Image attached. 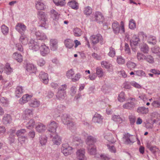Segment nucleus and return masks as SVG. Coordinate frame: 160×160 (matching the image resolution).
<instances>
[{"label":"nucleus","mask_w":160,"mask_h":160,"mask_svg":"<svg viewBox=\"0 0 160 160\" xmlns=\"http://www.w3.org/2000/svg\"><path fill=\"white\" fill-rule=\"evenodd\" d=\"M67 88L66 84H63L60 86L58 89V91L56 94L57 98L59 100H62L66 97V90Z\"/></svg>","instance_id":"1"},{"label":"nucleus","mask_w":160,"mask_h":160,"mask_svg":"<svg viewBox=\"0 0 160 160\" xmlns=\"http://www.w3.org/2000/svg\"><path fill=\"white\" fill-rule=\"evenodd\" d=\"M62 120L63 123L65 125H66L70 129H73L76 128L75 124L72 122L67 114H64L62 116Z\"/></svg>","instance_id":"2"},{"label":"nucleus","mask_w":160,"mask_h":160,"mask_svg":"<svg viewBox=\"0 0 160 160\" xmlns=\"http://www.w3.org/2000/svg\"><path fill=\"white\" fill-rule=\"evenodd\" d=\"M119 26L117 22L116 21L112 24V27L113 32L115 34L123 33L125 32L124 24L123 22L121 21Z\"/></svg>","instance_id":"3"},{"label":"nucleus","mask_w":160,"mask_h":160,"mask_svg":"<svg viewBox=\"0 0 160 160\" xmlns=\"http://www.w3.org/2000/svg\"><path fill=\"white\" fill-rule=\"evenodd\" d=\"M90 39L94 45L98 42H99L101 44H103L105 42L102 35L99 34L91 36Z\"/></svg>","instance_id":"4"},{"label":"nucleus","mask_w":160,"mask_h":160,"mask_svg":"<svg viewBox=\"0 0 160 160\" xmlns=\"http://www.w3.org/2000/svg\"><path fill=\"white\" fill-rule=\"evenodd\" d=\"M40 44L38 41L33 39H31L28 43L29 48L33 51H36L39 50Z\"/></svg>","instance_id":"5"},{"label":"nucleus","mask_w":160,"mask_h":160,"mask_svg":"<svg viewBox=\"0 0 160 160\" xmlns=\"http://www.w3.org/2000/svg\"><path fill=\"white\" fill-rule=\"evenodd\" d=\"M72 149V148L68 144L64 143L62 145L61 151L64 156H67L71 153Z\"/></svg>","instance_id":"6"},{"label":"nucleus","mask_w":160,"mask_h":160,"mask_svg":"<svg viewBox=\"0 0 160 160\" xmlns=\"http://www.w3.org/2000/svg\"><path fill=\"white\" fill-rule=\"evenodd\" d=\"M37 71V67L34 64L32 63L27 64L25 71L27 75H29L31 73H35Z\"/></svg>","instance_id":"7"},{"label":"nucleus","mask_w":160,"mask_h":160,"mask_svg":"<svg viewBox=\"0 0 160 160\" xmlns=\"http://www.w3.org/2000/svg\"><path fill=\"white\" fill-rule=\"evenodd\" d=\"M40 53L42 56H45L50 52V50L48 47L44 43H42L40 47Z\"/></svg>","instance_id":"8"},{"label":"nucleus","mask_w":160,"mask_h":160,"mask_svg":"<svg viewBox=\"0 0 160 160\" xmlns=\"http://www.w3.org/2000/svg\"><path fill=\"white\" fill-rule=\"evenodd\" d=\"M85 152L84 149H78L76 152V157L79 160H86V157L85 155Z\"/></svg>","instance_id":"9"},{"label":"nucleus","mask_w":160,"mask_h":160,"mask_svg":"<svg viewBox=\"0 0 160 160\" xmlns=\"http://www.w3.org/2000/svg\"><path fill=\"white\" fill-rule=\"evenodd\" d=\"M15 29L21 35H23L26 30V27L22 23H18L16 25Z\"/></svg>","instance_id":"10"},{"label":"nucleus","mask_w":160,"mask_h":160,"mask_svg":"<svg viewBox=\"0 0 160 160\" xmlns=\"http://www.w3.org/2000/svg\"><path fill=\"white\" fill-rule=\"evenodd\" d=\"M58 124L55 121H52L48 125V131L51 134L56 133V129L58 128Z\"/></svg>","instance_id":"11"},{"label":"nucleus","mask_w":160,"mask_h":160,"mask_svg":"<svg viewBox=\"0 0 160 160\" xmlns=\"http://www.w3.org/2000/svg\"><path fill=\"white\" fill-rule=\"evenodd\" d=\"M36 7L38 10H44L46 8L45 1L42 0H38L35 3Z\"/></svg>","instance_id":"12"},{"label":"nucleus","mask_w":160,"mask_h":160,"mask_svg":"<svg viewBox=\"0 0 160 160\" xmlns=\"http://www.w3.org/2000/svg\"><path fill=\"white\" fill-rule=\"evenodd\" d=\"M131 136H132V135L128 133L124 135L123 138L124 143L127 144H131L134 142L133 139L130 137Z\"/></svg>","instance_id":"13"},{"label":"nucleus","mask_w":160,"mask_h":160,"mask_svg":"<svg viewBox=\"0 0 160 160\" xmlns=\"http://www.w3.org/2000/svg\"><path fill=\"white\" fill-rule=\"evenodd\" d=\"M51 137L52 138V141L54 144L57 145H59L61 142V138L56 134H50Z\"/></svg>","instance_id":"14"},{"label":"nucleus","mask_w":160,"mask_h":160,"mask_svg":"<svg viewBox=\"0 0 160 160\" xmlns=\"http://www.w3.org/2000/svg\"><path fill=\"white\" fill-rule=\"evenodd\" d=\"M39 77L42 80V82L45 84H47L48 82V76L47 73L41 71L40 72Z\"/></svg>","instance_id":"15"},{"label":"nucleus","mask_w":160,"mask_h":160,"mask_svg":"<svg viewBox=\"0 0 160 160\" xmlns=\"http://www.w3.org/2000/svg\"><path fill=\"white\" fill-rule=\"evenodd\" d=\"M33 112L32 109H26L23 111L22 115L23 118L25 119L32 116Z\"/></svg>","instance_id":"16"},{"label":"nucleus","mask_w":160,"mask_h":160,"mask_svg":"<svg viewBox=\"0 0 160 160\" xmlns=\"http://www.w3.org/2000/svg\"><path fill=\"white\" fill-rule=\"evenodd\" d=\"M35 35L37 39L39 40L44 41L48 39L45 34L42 32H40L39 31H37L35 32Z\"/></svg>","instance_id":"17"},{"label":"nucleus","mask_w":160,"mask_h":160,"mask_svg":"<svg viewBox=\"0 0 160 160\" xmlns=\"http://www.w3.org/2000/svg\"><path fill=\"white\" fill-rule=\"evenodd\" d=\"M97 141V139L95 137L91 136H88L86 140L87 144L88 146L94 145V144Z\"/></svg>","instance_id":"18"},{"label":"nucleus","mask_w":160,"mask_h":160,"mask_svg":"<svg viewBox=\"0 0 160 160\" xmlns=\"http://www.w3.org/2000/svg\"><path fill=\"white\" fill-rule=\"evenodd\" d=\"M112 119L113 121L118 124H120L125 121V119L124 118H121L119 115H112Z\"/></svg>","instance_id":"19"},{"label":"nucleus","mask_w":160,"mask_h":160,"mask_svg":"<svg viewBox=\"0 0 160 160\" xmlns=\"http://www.w3.org/2000/svg\"><path fill=\"white\" fill-rule=\"evenodd\" d=\"M32 96L28 94L24 95L19 100L20 103L21 104H24L30 100Z\"/></svg>","instance_id":"20"},{"label":"nucleus","mask_w":160,"mask_h":160,"mask_svg":"<svg viewBox=\"0 0 160 160\" xmlns=\"http://www.w3.org/2000/svg\"><path fill=\"white\" fill-rule=\"evenodd\" d=\"M58 41L55 39H51L50 40V47L51 50L55 51L58 48Z\"/></svg>","instance_id":"21"},{"label":"nucleus","mask_w":160,"mask_h":160,"mask_svg":"<svg viewBox=\"0 0 160 160\" xmlns=\"http://www.w3.org/2000/svg\"><path fill=\"white\" fill-rule=\"evenodd\" d=\"M103 118L99 114L95 113L92 118V121L94 123H101Z\"/></svg>","instance_id":"22"},{"label":"nucleus","mask_w":160,"mask_h":160,"mask_svg":"<svg viewBox=\"0 0 160 160\" xmlns=\"http://www.w3.org/2000/svg\"><path fill=\"white\" fill-rule=\"evenodd\" d=\"M35 128L37 132H42L46 130L47 127L43 124L39 123L36 125Z\"/></svg>","instance_id":"23"},{"label":"nucleus","mask_w":160,"mask_h":160,"mask_svg":"<svg viewBox=\"0 0 160 160\" xmlns=\"http://www.w3.org/2000/svg\"><path fill=\"white\" fill-rule=\"evenodd\" d=\"M64 44L66 47L68 49L72 48L74 45L73 41L70 39H65L64 41Z\"/></svg>","instance_id":"24"},{"label":"nucleus","mask_w":160,"mask_h":160,"mask_svg":"<svg viewBox=\"0 0 160 160\" xmlns=\"http://www.w3.org/2000/svg\"><path fill=\"white\" fill-rule=\"evenodd\" d=\"M147 41L148 43L153 45L155 44L157 42L156 38L150 35H148Z\"/></svg>","instance_id":"25"},{"label":"nucleus","mask_w":160,"mask_h":160,"mask_svg":"<svg viewBox=\"0 0 160 160\" xmlns=\"http://www.w3.org/2000/svg\"><path fill=\"white\" fill-rule=\"evenodd\" d=\"M140 42V39L138 36H137L136 35H134L133 36L132 39V41L131 42L132 44H133L135 46H136Z\"/></svg>","instance_id":"26"},{"label":"nucleus","mask_w":160,"mask_h":160,"mask_svg":"<svg viewBox=\"0 0 160 160\" xmlns=\"http://www.w3.org/2000/svg\"><path fill=\"white\" fill-rule=\"evenodd\" d=\"M135 104L133 102H127L123 104L122 107L124 109H131L134 108Z\"/></svg>","instance_id":"27"},{"label":"nucleus","mask_w":160,"mask_h":160,"mask_svg":"<svg viewBox=\"0 0 160 160\" xmlns=\"http://www.w3.org/2000/svg\"><path fill=\"white\" fill-rule=\"evenodd\" d=\"M37 15L38 18L40 20H46L47 19L48 15L44 12L39 11Z\"/></svg>","instance_id":"28"},{"label":"nucleus","mask_w":160,"mask_h":160,"mask_svg":"<svg viewBox=\"0 0 160 160\" xmlns=\"http://www.w3.org/2000/svg\"><path fill=\"white\" fill-rule=\"evenodd\" d=\"M51 17L54 20H58L59 18L60 14L55 10L52 9L51 11Z\"/></svg>","instance_id":"29"},{"label":"nucleus","mask_w":160,"mask_h":160,"mask_svg":"<svg viewBox=\"0 0 160 160\" xmlns=\"http://www.w3.org/2000/svg\"><path fill=\"white\" fill-rule=\"evenodd\" d=\"M88 152L90 155H94L96 154V150L95 146H88Z\"/></svg>","instance_id":"30"},{"label":"nucleus","mask_w":160,"mask_h":160,"mask_svg":"<svg viewBox=\"0 0 160 160\" xmlns=\"http://www.w3.org/2000/svg\"><path fill=\"white\" fill-rule=\"evenodd\" d=\"M140 50L144 53H148L149 51V48L146 44L144 43L140 46Z\"/></svg>","instance_id":"31"},{"label":"nucleus","mask_w":160,"mask_h":160,"mask_svg":"<svg viewBox=\"0 0 160 160\" xmlns=\"http://www.w3.org/2000/svg\"><path fill=\"white\" fill-rule=\"evenodd\" d=\"M19 40V42L23 45L26 44L28 42V39L24 34L21 35Z\"/></svg>","instance_id":"32"},{"label":"nucleus","mask_w":160,"mask_h":160,"mask_svg":"<svg viewBox=\"0 0 160 160\" xmlns=\"http://www.w3.org/2000/svg\"><path fill=\"white\" fill-rule=\"evenodd\" d=\"M148 108H146L143 107H139L137 110V112L140 114H146L148 112Z\"/></svg>","instance_id":"33"},{"label":"nucleus","mask_w":160,"mask_h":160,"mask_svg":"<svg viewBox=\"0 0 160 160\" xmlns=\"http://www.w3.org/2000/svg\"><path fill=\"white\" fill-rule=\"evenodd\" d=\"M29 104L31 107L36 108L39 106L40 102L36 99H34L31 100Z\"/></svg>","instance_id":"34"},{"label":"nucleus","mask_w":160,"mask_h":160,"mask_svg":"<svg viewBox=\"0 0 160 160\" xmlns=\"http://www.w3.org/2000/svg\"><path fill=\"white\" fill-rule=\"evenodd\" d=\"M68 5L72 8L75 10L78 8V3L75 1H71L68 3Z\"/></svg>","instance_id":"35"},{"label":"nucleus","mask_w":160,"mask_h":160,"mask_svg":"<svg viewBox=\"0 0 160 160\" xmlns=\"http://www.w3.org/2000/svg\"><path fill=\"white\" fill-rule=\"evenodd\" d=\"M96 74L98 77L99 78L102 77L104 75V72L102 69L100 67H98L96 68Z\"/></svg>","instance_id":"36"},{"label":"nucleus","mask_w":160,"mask_h":160,"mask_svg":"<svg viewBox=\"0 0 160 160\" xmlns=\"http://www.w3.org/2000/svg\"><path fill=\"white\" fill-rule=\"evenodd\" d=\"M73 32L74 36L76 37H79L82 34V30L78 28H74L73 30Z\"/></svg>","instance_id":"37"},{"label":"nucleus","mask_w":160,"mask_h":160,"mask_svg":"<svg viewBox=\"0 0 160 160\" xmlns=\"http://www.w3.org/2000/svg\"><path fill=\"white\" fill-rule=\"evenodd\" d=\"M13 58L18 62H21L22 60V55L17 52L14 53L13 55Z\"/></svg>","instance_id":"38"},{"label":"nucleus","mask_w":160,"mask_h":160,"mask_svg":"<svg viewBox=\"0 0 160 160\" xmlns=\"http://www.w3.org/2000/svg\"><path fill=\"white\" fill-rule=\"evenodd\" d=\"M23 93L22 88V87L18 86L17 87L15 91V96L18 98L20 97Z\"/></svg>","instance_id":"39"},{"label":"nucleus","mask_w":160,"mask_h":160,"mask_svg":"<svg viewBox=\"0 0 160 160\" xmlns=\"http://www.w3.org/2000/svg\"><path fill=\"white\" fill-rule=\"evenodd\" d=\"M11 121V118L10 115L4 114L3 118V122L5 124L9 123Z\"/></svg>","instance_id":"40"},{"label":"nucleus","mask_w":160,"mask_h":160,"mask_svg":"<svg viewBox=\"0 0 160 160\" xmlns=\"http://www.w3.org/2000/svg\"><path fill=\"white\" fill-rule=\"evenodd\" d=\"M4 72L7 74L9 75L12 72V69L8 63H7L4 68Z\"/></svg>","instance_id":"41"},{"label":"nucleus","mask_w":160,"mask_h":160,"mask_svg":"<svg viewBox=\"0 0 160 160\" xmlns=\"http://www.w3.org/2000/svg\"><path fill=\"white\" fill-rule=\"evenodd\" d=\"M94 16L95 19L96 20L104 19L103 15L99 12H96L94 14Z\"/></svg>","instance_id":"42"},{"label":"nucleus","mask_w":160,"mask_h":160,"mask_svg":"<svg viewBox=\"0 0 160 160\" xmlns=\"http://www.w3.org/2000/svg\"><path fill=\"white\" fill-rule=\"evenodd\" d=\"M92 8L89 6L85 7L84 9V13L87 15L89 16L92 12Z\"/></svg>","instance_id":"43"},{"label":"nucleus","mask_w":160,"mask_h":160,"mask_svg":"<svg viewBox=\"0 0 160 160\" xmlns=\"http://www.w3.org/2000/svg\"><path fill=\"white\" fill-rule=\"evenodd\" d=\"M152 118L153 120L154 123H155L158 121L157 119H159L160 115L157 112H154L152 113Z\"/></svg>","instance_id":"44"},{"label":"nucleus","mask_w":160,"mask_h":160,"mask_svg":"<svg viewBox=\"0 0 160 160\" xmlns=\"http://www.w3.org/2000/svg\"><path fill=\"white\" fill-rule=\"evenodd\" d=\"M116 61L117 63L119 65H122L125 63V59L121 56L117 57Z\"/></svg>","instance_id":"45"},{"label":"nucleus","mask_w":160,"mask_h":160,"mask_svg":"<svg viewBox=\"0 0 160 160\" xmlns=\"http://www.w3.org/2000/svg\"><path fill=\"white\" fill-rule=\"evenodd\" d=\"M36 62L37 65L40 67L44 66L46 63L45 60L42 58L38 59Z\"/></svg>","instance_id":"46"},{"label":"nucleus","mask_w":160,"mask_h":160,"mask_svg":"<svg viewBox=\"0 0 160 160\" xmlns=\"http://www.w3.org/2000/svg\"><path fill=\"white\" fill-rule=\"evenodd\" d=\"M39 140L42 146L44 145L47 142V138L45 136H42L39 137Z\"/></svg>","instance_id":"47"},{"label":"nucleus","mask_w":160,"mask_h":160,"mask_svg":"<svg viewBox=\"0 0 160 160\" xmlns=\"http://www.w3.org/2000/svg\"><path fill=\"white\" fill-rule=\"evenodd\" d=\"M54 3L58 6H63L66 3L65 0H53Z\"/></svg>","instance_id":"48"},{"label":"nucleus","mask_w":160,"mask_h":160,"mask_svg":"<svg viewBox=\"0 0 160 160\" xmlns=\"http://www.w3.org/2000/svg\"><path fill=\"white\" fill-rule=\"evenodd\" d=\"M0 102L2 105L5 107H7L9 104V101L8 99L4 97H1L0 98Z\"/></svg>","instance_id":"49"},{"label":"nucleus","mask_w":160,"mask_h":160,"mask_svg":"<svg viewBox=\"0 0 160 160\" xmlns=\"http://www.w3.org/2000/svg\"><path fill=\"white\" fill-rule=\"evenodd\" d=\"M35 122L33 119H30L27 123L26 127L28 129H31L34 127Z\"/></svg>","instance_id":"50"},{"label":"nucleus","mask_w":160,"mask_h":160,"mask_svg":"<svg viewBox=\"0 0 160 160\" xmlns=\"http://www.w3.org/2000/svg\"><path fill=\"white\" fill-rule=\"evenodd\" d=\"M146 56L141 52H137V58L138 61H142L145 60Z\"/></svg>","instance_id":"51"},{"label":"nucleus","mask_w":160,"mask_h":160,"mask_svg":"<svg viewBox=\"0 0 160 160\" xmlns=\"http://www.w3.org/2000/svg\"><path fill=\"white\" fill-rule=\"evenodd\" d=\"M38 25L41 27H43L46 28L48 27V24L46 21H39Z\"/></svg>","instance_id":"52"},{"label":"nucleus","mask_w":160,"mask_h":160,"mask_svg":"<svg viewBox=\"0 0 160 160\" xmlns=\"http://www.w3.org/2000/svg\"><path fill=\"white\" fill-rule=\"evenodd\" d=\"M109 52L108 53V55L111 57H114L116 54V51L115 49L111 47L109 48Z\"/></svg>","instance_id":"53"},{"label":"nucleus","mask_w":160,"mask_h":160,"mask_svg":"<svg viewBox=\"0 0 160 160\" xmlns=\"http://www.w3.org/2000/svg\"><path fill=\"white\" fill-rule=\"evenodd\" d=\"M126 65L127 67L130 70L133 69L136 66L135 63L131 61H128L127 62Z\"/></svg>","instance_id":"54"},{"label":"nucleus","mask_w":160,"mask_h":160,"mask_svg":"<svg viewBox=\"0 0 160 160\" xmlns=\"http://www.w3.org/2000/svg\"><path fill=\"white\" fill-rule=\"evenodd\" d=\"M74 74V71L72 69L68 71L66 73V76L68 78L72 79Z\"/></svg>","instance_id":"55"},{"label":"nucleus","mask_w":160,"mask_h":160,"mask_svg":"<svg viewBox=\"0 0 160 160\" xmlns=\"http://www.w3.org/2000/svg\"><path fill=\"white\" fill-rule=\"evenodd\" d=\"M118 101L121 102H123L125 101V93L123 92H121L119 94L118 98Z\"/></svg>","instance_id":"56"},{"label":"nucleus","mask_w":160,"mask_h":160,"mask_svg":"<svg viewBox=\"0 0 160 160\" xmlns=\"http://www.w3.org/2000/svg\"><path fill=\"white\" fill-rule=\"evenodd\" d=\"M26 132V131L25 129H22L17 131L16 134L18 138L22 136Z\"/></svg>","instance_id":"57"},{"label":"nucleus","mask_w":160,"mask_h":160,"mask_svg":"<svg viewBox=\"0 0 160 160\" xmlns=\"http://www.w3.org/2000/svg\"><path fill=\"white\" fill-rule=\"evenodd\" d=\"M1 30L2 33L4 35H7L8 32V28L4 25L2 26Z\"/></svg>","instance_id":"58"},{"label":"nucleus","mask_w":160,"mask_h":160,"mask_svg":"<svg viewBox=\"0 0 160 160\" xmlns=\"http://www.w3.org/2000/svg\"><path fill=\"white\" fill-rule=\"evenodd\" d=\"M101 65L102 67L107 69L111 67V64L106 61H103L101 62Z\"/></svg>","instance_id":"59"},{"label":"nucleus","mask_w":160,"mask_h":160,"mask_svg":"<svg viewBox=\"0 0 160 160\" xmlns=\"http://www.w3.org/2000/svg\"><path fill=\"white\" fill-rule=\"evenodd\" d=\"M145 60L149 63H152L154 62V59L152 57L151 55L146 56Z\"/></svg>","instance_id":"60"},{"label":"nucleus","mask_w":160,"mask_h":160,"mask_svg":"<svg viewBox=\"0 0 160 160\" xmlns=\"http://www.w3.org/2000/svg\"><path fill=\"white\" fill-rule=\"evenodd\" d=\"M151 104L155 108H160V101L158 100L154 101Z\"/></svg>","instance_id":"61"},{"label":"nucleus","mask_w":160,"mask_h":160,"mask_svg":"<svg viewBox=\"0 0 160 160\" xmlns=\"http://www.w3.org/2000/svg\"><path fill=\"white\" fill-rule=\"evenodd\" d=\"M135 75L139 76L144 77L145 76V73L142 70H138L135 72Z\"/></svg>","instance_id":"62"},{"label":"nucleus","mask_w":160,"mask_h":160,"mask_svg":"<svg viewBox=\"0 0 160 160\" xmlns=\"http://www.w3.org/2000/svg\"><path fill=\"white\" fill-rule=\"evenodd\" d=\"M107 147L109 151L110 152L114 153H115L116 152V149L113 145H110L109 144H107Z\"/></svg>","instance_id":"63"},{"label":"nucleus","mask_w":160,"mask_h":160,"mask_svg":"<svg viewBox=\"0 0 160 160\" xmlns=\"http://www.w3.org/2000/svg\"><path fill=\"white\" fill-rule=\"evenodd\" d=\"M100 157L102 160H109L110 158V157L109 155L105 154L100 155Z\"/></svg>","instance_id":"64"}]
</instances>
